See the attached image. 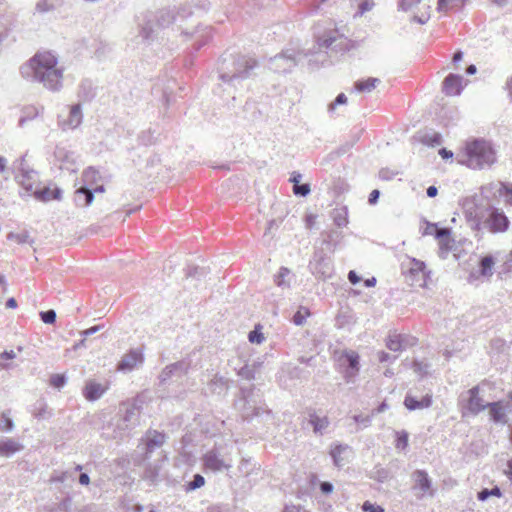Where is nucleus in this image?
<instances>
[{"mask_svg": "<svg viewBox=\"0 0 512 512\" xmlns=\"http://www.w3.org/2000/svg\"><path fill=\"white\" fill-rule=\"evenodd\" d=\"M59 4V0H39L36 4V11L39 13H47L53 11Z\"/></svg>", "mask_w": 512, "mask_h": 512, "instance_id": "nucleus-36", "label": "nucleus"}, {"mask_svg": "<svg viewBox=\"0 0 512 512\" xmlns=\"http://www.w3.org/2000/svg\"><path fill=\"white\" fill-rule=\"evenodd\" d=\"M431 227L435 229V237L441 241V240H449L450 237V229L449 228H438L435 224H433Z\"/></svg>", "mask_w": 512, "mask_h": 512, "instance_id": "nucleus-49", "label": "nucleus"}, {"mask_svg": "<svg viewBox=\"0 0 512 512\" xmlns=\"http://www.w3.org/2000/svg\"><path fill=\"white\" fill-rule=\"evenodd\" d=\"M24 158L20 162V173L16 176L19 184L30 194H33L35 188L39 186L38 173L33 169L25 168Z\"/></svg>", "mask_w": 512, "mask_h": 512, "instance_id": "nucleus-13", "label": "nucleus"}, {"mask_svg": "<svg viewBox=\"0 0 512 512\" xmlns=\"http://www.w3.org/2000/svg\"><path fill=\"white\" fill-rule=\"evenodd\" d=\"M343 356L345 357L348 367L354 370H359V355L355 351H345Z\"/></svg>", "mask_w": 512, "mask_h": 512, "instance_id": "nucleus-39", "label": "nucleus"}, {"mask_svg": "<svg viewBox=\"0 0 512 512\" xmlns=\"http://www.w3.org/2000/svg\"><path fill=\"white\" fill-rule=\"evenodd\" d=\"M211 38V30L209 27H204L202 29H198L195 32V50H199L202 46H204L209 39Z\"/></svg>", "mask_w": 512, "mask_h": 512, "instance_id": "nucleus-29", "label": "nucleus"}, {"mask_svg": "<svg viewBox=\"0 0 512 512\" xmlns=\"http://www.w3.org/2000/svg\"><path fill=\"white\" fill-rule=\"evenodd\" d=\"M205 484V479L200 474H195L193 480L188 483V490H195Z\"/></svg>", "mask_w": 512, "mask_h": 512, "instance_id": "nucleus-48", "label": "nucleus"}, {"mask_svg": "<svg viewBox=\"0 0 512 512\" xmlns=\"http://www.w3.org/2000/svg\"><path fill=\"white\" fill-rule=\"evenodd\" d=\"M14 428V423L11 418L7 417L5 413H2L1 422H0V430L2 431H12Z\"/></svg>", "mask_w": 512, "mask_h": 512, "instance_id": "nucleus-51", "label": "nucleus"}, {"mask_svg": "<svg viewBox=\"0 0 512 512\" xmlns=\"http://www.w3.org/2000/svg\"><path fill=\"white\" fill-rule=\"evenodd\" d=\"M354 421L356 423H360L362 424L364 427H368L370 425V422H371V418L370 416H361V415H355L353 417Z\"/></svg>", "mask_w": 512, "mask_h": 512, "instance_id": "nucleus-64", "label": "nucleus"}, {"mask_svg": "<svg viewBox=\"0 0 512 512\" xmlns=\"http://www.w3.org/2000/svg\"><path fill=\"white\" fill-rule=\"evenodd\" d=\"M373 6H374L373 0H363L359 4V10H358L357 14L363 15L365 12L370 11L373 8Z\"/></svg>", "mask_w": 512, "mask_h": 512, "instance_id": "nucleus-57", "label": "nucleus"}, {"mask_svg": "<svg viewBox=\"0 0 512 512\" xmlns=\"http://www.w3.org/2000/svg\"><path fill=\"white\" fill-rule=\"evenodd\" d=\"M205 470L213 473L229 470L232 467V457L227 444H216L202 457Z\"/></svg>", "mask_w": 512, "mask_h": 512, "instance_id": "nucleus-5", "label": "nucleus"}, {"mask_svg": "<svg viewBox=\"0 0 512 512\" xmlns=\"http://www.w3.org/2000/svg\"><path fill=\"white\" fill-rule=\"evenodd\" d=\"M347 447L342 445H337L331 450V456L333 458L334 464L336 466H340L342 464L341 454L346 450Z\"/></svg>", "mask_w": 512, "mask_h": 512, "instance_id": "nucleus-43", "label": "nucleus"}, {"mask_svg": "<svg viewBox=\"0 0 512 512\" xmlns=\"http://www.w3.org/2000/svg\"><path fill=\"white\" fill-rule=\"evenodd\" d=\"M79 95L85 100H89L94 96V94L91 93V83L89 81H83L81 83Z\"/></svg>", "mask_w": 512, "mask_h": 512, "instance_id": "nucleus-46", "label": "nucleus"}, {"mask_svg": "<svg viewBox=\"0 0 512 512\" xmlns=\"http://www.w3.org/2000/svg\"><path fill=\"white\" fill-rule=\"evenodd\" d=\"M74 481V475L70 471H54L51 475L50 483H64L66 481Z\"/></svg>", "mask_w": 512, "mask_h": 512, "instance_id": "nucleus-34", "label": "nucleus"}, {"mask_svg": "<svg viewBox=\"0 0 512 512\" xmlns=\"http://www.w3.org/2000/svg\"><path fill=\"white\" fill-rule=\"evenodd\" d=\"M487 408L493 422L506 424L508 422L506 411H512V391L508 393L506 400L487 403Z\"/></svg>", "mask_w": 512, "mask_h": 512, "instance_id": "nucleus-10", "label": "nucleus"}, {"mask_svg": "<svg viewBox=\"0 0 512 512\" xmlns=\"http://www.w3.org/2000/svg\"><path fill=\"white\" fill-rule=\"evenodd\" d=\"M364 512H384V509L379 505H374L369 501H365L362 505Z\"/></svg>", "mask_w": 512, "mask_h": 512, "instance_id": "nucleus-56", "label": "nucleus"}, {"mask_svg": "<svg viewBox=\"0 0 512 512\" xmlns=\"http://www.w3.org/2000/svg\"><path fill=\"white\" fill-rule=\"evenodd\" d=\"M71 505H72V499L71 497H65L60 503H59V506L58 508L61 510V511H64V512H68L71 508Z\"/></svg>", "mask_w": 512, "mask_h": 512, "instance_id": "nucleus-63", "label": "nucleus"}, {"mask_svg": "<svg viewBox=\"0 0 512 512\" xmlns=\"http://www.w3.org/2000/svg\"><path fill=\"white\" fill-rule=\"evenodd\" d=\"M377 355H378V360L381 363L393 362L396 359V356H391L389 353H387L385 351H379L377 353Z\"/></svg>", "mask_w": 512, "mask_h": 512, "instance_id": "nucleus-60", "label": "nucleus"}, {"mask_svg": "<svg viewBox=\"0 0 512 512\" xmlns=\"http://www.w3.org/2000/svg\"><path fill=\"white\" fill-rule=\"evenodd\" d=\"M7 239L15 241L18 244L29 243L30 245H32L34 243V240L30 237L29 232L26 230H23L20 233L10 232L7 235Z\"/></svg>", "mask_w": 512, "mask_h": 512, "instance_id": "nucleus-32", "label": "nucleus"}, {"mask_svg": "<svg viewBox=\"0 0 512 512\" xmlns=\"http://www.w3.org/2000/svg\"><path fill=\"white\" fill-rule=\"evenodd\" d=\"M143 361V353L139 349H132L122 357L117 365V369L123 372H130L141 365Z\"/></svg>", "mask_w": 512, "mask_h": 512, "instance_id": "nucleus-15", "label": "nucleus"}, {"mask_svg": "<svg viewBox=\"0 0 512 512\" xmlns=\"http://www.w3.org/2000/svg\"><path fill=\"white\" fill-rule=\"evenodd\" d=\"M97 176L98 171H96L93 167H89L83 172V180L86 183H91L96 179Z\"/></svg>", "mask_w": 512, "mask_h": 512, "instance_id": "nucleus-53", "label": "nucleus"}, {"mask_svg": "<svg viewBox=\"0 0 512 512\" xmlns=\"http://www.w3.org/2000/svg\"><path fill=\"white\" fill-rule=\"evenodd\" d=\"M359 370H354V369H351V368H347L345 370V373H344V379L347 383H352L354 382V378L356 377V375L358 374Z\"/></svg>", "mask_w": 512, "mask_h": 512, "instance_id": "nucleus-62", "label": "nucleus"}, {"mask_svg": "<svg viewBox=\"0 0 512 512\" xmlns=\"http://www.w3.org/2000/svg\"><path fill=\"white\" fill-rule=\"evenodd\" d=\"M307 54L294 49H287L270 59L271 68L279 73L290 72Z\"/></svg>", "mask_w": 512, "mask_h": 512, "instance_id": "nucleus-8", "label": "nucleus"}, {"mask_svg": "<svg viewBox=\"0 0 512 512\" xmlns=\"http://www.w3.org/2000/svg\"><path fill=\"white\" fill-rule=\"evenodd\" d=\"M293 192L298 196H307L310 193V186L307 183L294 185Z\"/></svg>", "mask_w": 512, "mask_h": 512, "instance_id": "nucleus-52", "label": "nucleus"}, {"mask_svg": "<svg viewBox=\"0 0 512 512\" xmlns=\"http://www.w3.org/2000/svg\"><path fill=\"white\" fill-rule=\"evenodd\" d=\"M58 60L51 52L36 54L20 68L21 75L33 82L42 83L50 91L62 87L63 71L57 67Z\"/></svg>", "mask_w": 512, "mask_h": 512, "instance_id": "nucleus-1", "label": "nucleus"}, {"mask_svg": "<svg viewBox=\"0 0 512 512\" xmlns=\"http://www.w3.org/2000/svg\"><path fill=\"white\" fill-rule=\"evenodd\" d=\"M347 102V97L344 93H340L336 99L329 104L328 106V111L329 112H333L335 110V107L337 105H341V104H345Z\"/></svg>", "mask_w": 512, "mask_h": 512, "instance_id": "nucleus-54", "label": "nucleus"}, {"mask_svg": "<svg viewBox=\"0 0 512 512\" xmlns=\"http://www.w3.org/2000/svg\"><path fill=\"white\" fill-rule=\"evenodd\" d=\"M290 274V270L285 268V267H281L278 274L275 276V283L277 286L279 287H283V288H286V287H289V283L285 280V278Z\"/></svg>", "mask_w": 512, "mask_h": 512, "instance_id": "nucleus-41", "label": "nucleus"}, {"mask_svg": "<svg viewBox=\"0 0 512 512\" xmlns=\"http://www.w3.org/2000/svg\"><path fill=\"white\" fill-rule=\"evenodd\" d=\"M238 375H240L241 377H243V378H245L247 380H251V379L255 378L254 370L252 368H250L249 366H247V365L242 367L239 370Z\"/></svg>", "mask_w": 512, "mask_h": 512, "instance_id": "nucleus-55", "label": "nucleus"}, {"mask_svg": "<svg viewBox=\"0 0 512 512\" xmlns=\"http://www.w3.org/2000/svg\"><path fill=\"white\" fill-rule=\"evenodd\" d=\"M94 199V193L92 189L88 187H80L75 191L74 202L79 207H87L92 203Z\"/></svg>", "mask_w": 512, "mask_h": 512, "instance_id": "nucleus-27", "label": "nucleus"}, {"mask_svg": "<svg viewBox=\"0 0 512 512\" xmlns=\"http://www.w3.org/2000/svg\"><path fill=\"white\" fill-rule=\"evenodd\" d=\"M431 405H432V395L431 394H426L420 400H418L416 397L411 396L410 394H407L404 399V406L410 411L416 410V409L429 408Z\"/></svg>", "mask_w": 512, "mask_h": 512, "instance_id": "nucleus-24", "label": "nucleus"}, {"mask_svg": "<svg viewBox=\"0 0 512 512\" xmlns=\"http://www.w3.org/2000/svg\"><path fill=\"white\" fill-rule=\"evenodd\" d=\"M479 391V386H474L466 392L468 397L462 398V401L465 402L462 406V416L477 415L487 408V404H484V400L479 396Z\"/></svg>", "mask_w": 512, "mask_h": 512, "instance_id": "nucleus-9", "label": "nucleus"}, {"mask_svg": "<svg viewBox=\"0 0 512 512\" xmlns=\"http://www.w3.org/2000/svg\"><path fill=\"white\" fill-rule=\"evenodd\" d=\"M459 162L475 170L491 167L497 161L496 150L489 141L474 139L465 145Z\"/></svg>", "mask_w": 512, "mask_h": 512, "instance_id": "nucleus-4", "label": "nucleus"}, {"mask_svg": "<svg viewBox=\"0 0 512 512\" xmlns=\"http://www.w3.org/2000/svg\"><path fill=\"white\" fill-rule=\"evenodd\" d=\"M257 61L246 55H229L222 59L219 66V78L233 87L253 75Z\"/></svg>", "mask_w": 512, "mask_h": 512, "instance_id": "nucleus-2", "label": "nucleus"}, {"mask_svg": "<svg viewBox=\"0 0 512 512\" xmlns=\"http://www.w3.org/2000/svg\"><path fill=\"white\" fill-rule=\"evenodd\" d=\"M412 480L414 485L412 489L417 491V499H422L424 496H434V490L432 489V482L428 476V473L424 470H416L412 473Z\"/></svg>", "mask_w": 512, "mask_h": 512, "instance_id": "nucleus-11", "label": "nucleus"}, {"mask_svg": "<svg viewBox=\"0 0 512 512\" xmlns=\"http://www.w3.org/2000/svg\"><path fill=\"white\" fill-rule=\"evenodd\" d=\"M191 362L187 359H182L170 365H167L160 373L159 380L161 383H165L172 376H183L188 373Z\"/></svg>", "mask_w": 512, "mask_h": 512, "instance_id": "nucleus-14", "label": "nucleus"}, {"mask_svg": "<svg viewBox=\"0 0 512 512\" xmlns=\"http://www.w3.org/2000/svg\"><path fill=\"white\" fill-rule=\"evenodd\" d=\"M429 365L422 361L414 360L412 364V369L415 373L419 374L421 377L428 374Z\"/></svg>", "mask_w": 512, "mask_h": 512, "instance_id": "nucleus-44", "label": "nucleus"}, {"mask_svg": "<svg viewBox=\"0 0 512 512\" xmlns=\"http://www.w3.org/2000/svg\"><path fill=\"white\" fill-rule=\"evenodd\" d=\"M61 194H62V190L58 187L51 189L50 187H47V186H44L42 188L37 186L32 195H34V197L39 201L47 202L52 199L60 200Z\"/></svg>", "mask_w": 512, "mask_h": 512, "instance_id": "nucleus-23", "label": "nucleus"}, {"mask_svg": "<svg viewBox=\"0 0 512 512\" xmlns=\"http://www.w3.org/2000/svg\"><path fill=\"white\" fill-rule=\"evenodd\" d=\"M498 192L506 197V202L512 205V183L500 182Z\"/></svg>", "mask_w": 512, "mask_h": 512, "instance_id": "nucleus-42", "label": "nucleus"}, {"mask_svg": "<svg viewBox=\"0 0 512 512\" xmlns=\"http://www.w3.org/2000/svg\"><path fill=\"white\" fill-rule=\"evenodd\" d=\"M463 77L459 74H449L443 81L442 91L447 96H458L461 94L463 86Z\"/></svg>", "mask_w": 512, "mask_h": 512, "instance_id": "nucleus-16", "label": "nucleus"}, {"mask_svg": "<svg viewBox=\"0 0 512 512\" xmlns=\"http://www.w3.org/2000/svg\"><path fill=\"white\" fill-rule=\"evenodd\" d=\"M208 389L211 394H225L229 389V380L218 374L208 382Z\"/></svg>", "mask_w": 512, "mask_h": 512, "instance_id": "nucleus-25", "label": "nucleus"}, {"mask_svg": "<svg viewBox=\"0 0 512 512\" xmlns=\"http://www.w3.org/2000/svg\"><path fill=\"white\" fill-rule=\"evenodd\" d=\"M379 78L370 77L366 80H358L354 84V88L358 92H371L380 83Z\"/></svg>", "mask_w": 512, "mask_h": 512, "instance_id": "nucleus-28", "label": "nucleus"}, {"mask_svg": "<svg viewBox=\"0 0 512 512\" xmlns=\"http://www.w3.org/2000/svg\"><path fill=\"white\" fill-rule=\"evenodd\" d=\"M318 45L332 51H345L348 49V40L338 35L337 31H329L318 39Z\"/></svg>", "mask_w": 512, "mask_h": 512, "instance_id": "nucleus-12", "label": "nucleus"}, {"mask_svg": "<svg viewBox=\"0 0 512 512\" xmlns=\"http://www.w3.org/2000/svg\"><path fill=\"white\" fill-rule=\"evenodd\" d=\"M166 435L157 430H148L146 432V457L155 449L161 447L166 441Z\"/></svg>", "mask_w": 512, "mask_h": 512, "instance_id": "nucleus-19", "label": "nucleus"}, {"mask_svg": "<svg viewBox=\"0 0 512 512\" xmlns=\"http://www.w3.org/2000/svg\"><path fill=\"white\" fill-rule=\"evenodd\" d=\"M41 320L46 324H53L56 320V312L53 309L40 313Z\"/></svg>", "mask_w": 512, "mask_h": 512, "instance_id": "nucleus-50", "label": "nucleus"}, {"mask_svg": "<svg viewBox=\"0 0 512 512\" xmlns=\"http://www.w3.org/2000/svg\"><path fill=\"white\" fill-rule=\"evenodd\" d=\"M397 173L389 170L388 168H382L379 171V178L382 180H391Z\"/></svg>", "mask_w": 512, "mask_h": 512, "instance_id": "nucleus-61", "label": "nucleus"}, {"mask_svg": "<svg viewBox=\"0 0 512 512\" xmlns=\"http://www.w3.org/2000/svg\"><path fill=\"white\" fill-rule=\"evenodd\" d=\"M405 340L406 337H403L401 335L389 336L386 342V346L389 350L398 352L405 348Z\"/></svg>", "mask_w": 512, "mask_h": 512, "instance_id": "nucleus-30", "label": "nucleus"}, {"mask_svg": "<svg viewBox=\"0 0 512 512\" xmlns=\"http://www.w3.org/2000/svg\"><path fill=\"white\" fill-rule=\"evenodd\" d=\"M466 0H438V10L446 12L449 9L460 7Z\"/></svg>", "mask_w": 512, "mask_h": 512, "instance_id": "nucleus-38", "label": "nucleus"}, {"mask_svg": "<svg viewBox=\"0 0 512 512\" xmlns=\"http://www.w3.org/2000/svg\"><path fill=\"white\" fill-rule=\"evenodd\" d=\"M467 219L473 230H486L493 234L506 232L510 224L505 213L493 206L476 208L474 215L472 212L467 213Z\"/></svg>", "mask_w": 512, "mask_h": 512, "instance_id": "nucleus-3", "label": "nucleus"}, {"mask_svg": "<svg viewBox=\"0 0 512 512\" xmlns=\"http://www.w3.org/2000/svg\"><path fill=\"white\" fill-rule=\"evenodd\" d=\"M82 120L83 113L81 109V104H75L71 106L68 118L66 120L60 121L59 125L62 128V130L76 129L80 126Z\"/></svg>", "mask_w": 512, "mask_h": 512, "instance_id": "nucleus-18", "label": "nucleus"}, {"mask_svg": "<svg viewBox=\"0 0 512 512\" xmlns=\"http://www.w3.org/2000/svg\"><path fill=\"white\" fill-rule=\"evenodd\" d=\"M308 423L313 427V432L317 435H322L324 431L330 425V421L327 416H319L315 410H308Z\"/></svg>", "mask_w": 512, "mask_h": 512, "instance_id": "nucleus-20", "label": "nucleus"}, {"mask_svg": "<svg viewBox=\"0 0 512 512\" xmlns=\"http://www.w3.org/2000/svg\"><path fill=\"white\" fill-rule=\"evenodd\" d=\"M312 272L318 277L329 278L332 275L333 268L328 258L320 256L311 263Z\"/></svg>", "mask_w": 512, "mask_h": 512, "instance_id": "nucleus-22", "label": "nucleus"}, {"mask_svg": "<svg viewBox=\"0 0 512 512\" xmlns=\"http://www.w3.org/2000/svg\"><path fill=\"white\" fill-rule=\"evenodd\" d=\"M175 20L174 11L171 9H162L141 24V34L143 38L149 39L156 29L168 27Z\"/></svg>", "mask_w": 512, "mask_h": 512, "instance_id": "nucleus-7", "label": "nucleus"}, {"mask_svg": "<svg viewBox=\"0 0 512 512\" xmlns=\"http://www.w3.org/2000/svg\"><path fill=\"white\" fill-rule=\"evenodd\" d=\"M67 378L64 374H53L50 377V385L55 388H62L66 384Z\"/></svg>", "mask_w": 512, "mask_h": 512, "instance_id": "nucleus-45", "label": "nucleus"}, {"mask_svg": "<svg viewBox=\"0 0 512 512\" xmlns=\"http://www.w3.org/2000/svg\"><path fill=\"white\" fill-rule=\"evenodd\" d=\"M421 0H400L399 1V8H401L404 11H407L411 9L413 6L418 4Z\"/></svg>", "mask_w": 512, "mask_h": 512, "instance_id": "nucleus-59", "label": "nucleus"}, {"mask_svg": "<svg viewBox=\"0 0 512 512\" xmlns=\"http://www.w3.org/2000/svg\"><path fill=\"white\" fill-rule=\"evenodd\" d=\"M33 415L39 420L46 419L51 416V411L48 409L47 404L44 401H38L35 404Z\"/></svg>", "mask_w": 512, "mask_h": 512, "instance_id": "nucleus-35", "label": "nucleus"}, {"mask_svg": "<svg viewBox=\"0 0 512 512\" xmlns=\"http://www.w3.org/2000/svg\"><path fill=\"white\" fill-rule=\"evenodd\" d=\"M420 141L424 145L431 146V147H436V146L441 145V143H442V136L438 132H434V131L426 132V133H424L421 136Z\"/></svg>", "mask_w": 512, "mask_h": 512, "instance_id": "nucleus-31", "label": "nucleus"}, {"mask_svg": "<svg viewBox=\"0 0 512 512\" xmlns=\"http://www.w3.org/2000/svg\"><path fill=\"white\" fill-rule=\"evenodd\" d=\"M23 449L24 446L12 438H7L0 442V455L4 457H11L13 454Z\"/></svg>", "mask_w": 512, "mask_h": 512, "instance_id": "nucleus-26", "label": "nucleus"}, {"mask_svg": "<svg viewBox=\"0 0 512 512\" xmlns=\"http://www.w3.org/2000/svg\"><path fill=\"white\" fill-rule=\"evenodd\" d=\"M494 259L492 256H485L480 261V273L483 276H491Z\"/></svg>", "mask_w": 512, "mask_h": 512, "instance_id": "nucleus-37", "label": "nucleus"}, {"mask_svg": "<svg viewBox=\"0 0 512 512\" xmlns=\"http://www.w3.org/2000/svg\"><path fill=\"white\" fill-rule=\"evenodd\" d=\"M332 217L335 225H337L338 227H344L348 224L346 208L334 209L332 212Z\"/></svg>", "mask_w": 512, "mask_h": 512, "instance_id": "nucleus-33", "label": "nucleus"}, {"mask_svg": "<svg viewBox=\"0 0 512 512\" xmlns=\"http://www.w3.org/2000/svg\"><path fill=\"white\" fill-rule=\"evenodd\" d=\"M248 339L251 343H261L264 340V336L261 332H258L256 329L249 332Z\"/></svg>", "mask_w": 512, "mask_h": 512, "instance_id": "nucleus-58", "label": "nucleus"}, {"mask_svg": "<svg viewBox=\"0 0 512 512\" xmlns=\"http://www.w3.org/2000/svg\"><path fill=\"white\" fill-rule=\"evenodd\" d=\"M107 387L93 380L86 382L83 388V395L88 401H96L106 392Z\"/></svg>", "mask_w": 512, "mask_h": 512, "instance_id": "nucleus-21", "label": "nucleus"}, {"mask_svg": "<svg viewBox=\"0 0 512 512\" xmlns=\"http://www.w3.org/2000/svg\"><path fill=\"white\" fill-rule=\"evenodd\" d=\"M502 492L498 486L493 487L492 489L484 488L480 492H478V499L480 501L487 500L490 496L500 497Z\"/></svg>", "mask_w": 512, "mask_h": 512, "instance_id": "nucleus-40", "label": "nucleus"}, {"mask_svg": "<svg viewBox=\"0 0 512 512\" xmlns=\"http://www.w3.org/2000/svg\"><path fill=\"white\" fill-rule=\"evenodd\" d=\"M141 409V401L135 399L133 403L125 408L124 414L117 417L113 423V432L111 437L114 439H122L139 424V416Z\"/></svg>", "mask_w": 512, "mask_h": 512, "instance_id": "nucleus-6", "label": "nucleus"}, {"mask_svg": "<svg viewBox=\"0 0 512 512\" xmlns=\"http://www.w3.org/2000/svg\"><path fill=\"white\" fill-rule=\"evenodd\" d=\"M243 395L244 405L242 408V417L246 420L251 419L254 416L260 415L262 408L256 406V402L250 399L253 391L252 389H241Z\"/></svg>", "mask_w": 512, "mask_h": 512, "instance_id": "nucleus-17", "label": "nucleus"}, {"mask_svg": "<svg viewBox=\"0 0 512 512\" xmlns=\"http://www.w3.org/2000/svg\"><path fill=\"white\" fill-rule=\"evenodd\" d=\"M425 263L416 259H413L411 262V267L409 269V272L412 275H417L419 273H424L425 270Z\"/></svg>", "mask_w": 512, "mask_h": 512, "instance_id": "nucleus-47", "label": "nucleus"}]
</instances>
